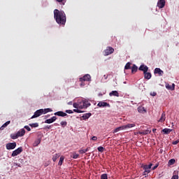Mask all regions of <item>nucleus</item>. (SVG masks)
<instances>
[{"mask_svg": "<svg viewBox=\"0 0 179 179\" xmlns=\"http://www.w3.org/2000/svg\"><path fill=\"white\" fill-rule=\"evenodd\" d=\"M54 19L57 24L65 26L66 23V14L64 10H59L58 9L54 10Z\"/></svg>", "mask_w": 179, "mask_h": 179, "instance_id": "nucleus-1", "label": "nucleus"}, {"mask_svg": "<svg viewBox=\"0 0 179 179\" xmlns=\"http://www.w3.org/2000/svg\"><path fill=\"white\" fill-rule=\"evenodd\" d=\"M152 166H153L152 164H150L149 165L141 166L142 169L144 170L143 176H148V174L150 173V169H152Z\"/></svg>", "mask_w": 179, "mask_h": 179, "instance_id": "nucleus-2", "label": "nucleus"}, {"mask_svg": "<svg viewBox=\"0 0 179 179\" xmlns=\"http://www.w3.org/2000/svg\"><path fill=\"white\" fill-rule=\"evenodd\" d=\"M114 52V49L111 46H108L106 49L103 51V54L106 57L108 55H111Z\"/></svg>", "mask_w": 179, "mask_h": 179, "instance_id": "nucleus-3", "label": "nucleus"}, {"mask_svg": "<svg viewBox=\"0 0 179 179\" xmlns=\"http://www.w3.org/2000/svg\"><path fill=\"white\" fill-rule=\"evenodd\" d=\"M44 114V109H39L37 110L33 116H31V120H33V118H37L38 117H40V115H43Z\"/></svg>", "mask_w": 179, "mask_h": 179, "instance_id": "nucleus-4", "label": "nucleus"}, {"mask_svg": "<svg viewBox=\"0 0 179 179\" xmlns=\"http://www.w3.org/2000/svg\"><path fill=\"white\" fill-rule=\"evenodd\" d=\"M22 152H23V148L20 147L17 149H16L15 150L13 151L11 156H12V157H15V156L20 155V153H22Z\"/></svg>", "mask_w": 179, "mask_h": 179, "instance_id": "nucleus-5", "label": "nucleus"}, {"mask_svg": "<svg viewBox=\"0 0 179 179\" xmlns=\"http://www.w3.org/2000/svg\"><path fill=\"white\" fill-rule=\"evenodd\" d=\"M6 148L7 150H13L16 148V142L7 143Z\"/></svg>", "mask_w": 179, "mask_h": 179, "instance_id": "nucleus-6", "label": "nucleus"}, {"mask_svg": "<svg viewBox=\"0 0 179 179\" xmlns=\"http://www.w3.org/2000/svg\"><path fill=\"white\" fill-rule=\"evenodd\" d=\"M90 79H91L90 75L87 74V75H85L83 77L80 78L79 82H82V81L90 82Z\"/></svg>", "mask_w": 179, "mask_h": 179, "instance_id": "nucleus-7", "label": "nucleus"}, {"mask_svg": "<svg viewBox=\"0 0 179 179\" xmlns=\"http://www.w3.org/2000/svg\"><path fill=\"white\" fill-rule=\"evenodd\" d=\"M154 73L156 75H159V76H163L164 74V71H163L160 68H155L154 71Z\"/></svg>", "mask_w": 179, "mask_h": 179, "instance_id": "nucleus-8", "label": "nucleus"}, {"mask_svg": "<svg viewBox=\"0 0 179 179\" xmlns=\"http://www.w3.org/2000/svg\"><path fill=\"white\" fill-rule=\"evenodd\" d=\"M157 6L158 8H159V9H162V8H164V6H166V1L159 0L157 2Z\"/></svg>", "mask_w": 179, "mask_h": 179, "instance_id": "nucleus-9", "label": "nucleus"}, {"mask_svg": "<svg viewBox=\"0 0 179 179\" xmlns=\"http://www.w3.org/2000/svg\"><path fill=\"white\" fill-rule=\"evenodd\" d=\"M82 107L83 108H87V107H90L91 103L90 102H89V101H87V99H85L82 101Z\"/></svg>", "mask_w": 179, "mask_h": 179, "instance_id": "nucleus-10", "label": "nucleus"}, {"mask_svg": "<svg viewBox=\"0 0 179 179\" xmlns=\"http://www.w3.org/2000/svg\"><path fill=\"white\" fill-rule=\"evenodd\" d=\"M138 69L145 73V72H148V71H149V67H148V66H145V64H142L140 66Z\"/></svg>", "mask_w": 179, "mask_h": 179, "instance_id": "nucleus-11", "label": "nucleus"}, {"mask_svg": "<svg viewBox=\"0 0 179 179\" xmlns=\"http://www.w3.org/2000/svg\"><path fill=\"white\" fill-rule=\"evenodd\" d=\"M97 106L98 107H110V103H108L107 102L100 101L97 104Z\"/></svg>", "mask_w": 179, "mask_h": 179, "instance_id": "nucleus-12", "label": "nucleus"}, {"mask_svg": "<svg viewBox=\"0 0 179 179\" xmlns=\"http://www.w3.org/2000/svg\"><path fill=\"white\" fill-rule=\"evenodd\" d=\"M55 121H57V117L53 116L52 118L46 120L45 124H52Z\"/></svg>", "mask_w": 179, "mask_h": 179, "instance_id": "nucleus-13", "label": "nucleus"}, {"mask_svg": "<svg viewBox=\"0 0 179 179\" xmlns=\"http://www.w3.org/2000/svg\"><path fill=\"white\" fill-rule=\"evenodd\" d=\"M24 134H26V130H24V129H21L17 132V135H18V138L20 136H24Z\"/></svg>", "mask_w": 179, "mask_h": 179, "instance_id": "nucleus-14", "label": "nucleus"}, {"mask_svg": "<svg viewBox=\"0 0 179 179\" xmlns=\"http://www.w3.org/2000/svg\"><path fill=\"white\" fill-rule=\"evenodd\" d=\"M55 115H58V117H66L68 115L62 111H58L55 113Z\"/></svg>", "mask_w": 179, "mask_h": 179, "instance_id": "nucleus-15", "label": "nucleus"}, {"mask_svg": "<svg viewBox=\"0 0 179 179\" xmlns=\"http://www.w3.org/2000/svg\"><path fill=\"white\" fill-rule=\"evenodd\" d=\"M165 86L168 90H174V89H176V85L174 83L172 84V85H170L169 84H166Z\"/></svg>", "mask_w": 179, "mask_h": 179, "instance_id": "nucleus-16", "label": "nucleus"}, {"mask_svg": "<svg viewBox=\"0 0 179 179\" xmlns=\"http://www.w3.org/2000/svg\"><path fill=\"white\" fill-rule=\"evenodd\" d=\"M109 96H115V97H120V93H118V91H112L109 93Z\"/></svg>", "mask_w": 179, "mask_h": 179, "instance_id": "nucleus-17", "label": "nucleus"}, {"mask_svg": "<svg viewBox=\"0 0 179 179\" xmlns=\"http://www.w3.org/2000/svg\"><path fill=\"white\" fill-rule=\"evenodd\" d=\"M138 113H141V114H145L146 113V109H145V108L143 106H139L137 108Z\"/></svg>", "mask_w": 179, "mask_h": 179, "instance_id": "nucleus-18", "label": "nucleus"}, {"mask_svg": "<svg viewBox=\"0 0 179 179\" xmlns=\"http://www.w3.org/2000/svg\"><path fill=\"white\" fill-rule=\"evenodd\" d=\"M166 121V113L164 112L162 113L160 119L158 120L159 122H164Z\"/></svg>", "mask_w": 179, "mask_h": 179, "instance_id": "nucleus-19", "label": "nucleus"}, {"mask_svg": "<svg viewBox=\"0 0 179 179\" xmlns=\"http://www.w3.org/2000/svg\"><path fill=\"white\" fill-rule=\"evenodd\" d=\"M83 120H89V118H90V117H92V113H85L83 116Z\"/></svg>", "mask_w": 179, "mask_h": 179, "instance_id": "nucleus-20", "label": "nucleus"}, {"mask_svg": "<svg viewBox=\"0 0 179 179\" xmlns=\"http://www.w3.org/2000/svg\"><path fill=\"white\" fill-rule=\"evenodd\" d=\"M143 73H144L145 79H147L148 80H149V79H150L152 78V73H148V71L145 72Z\"/></svg>", "mask_w": 179, "mask_h": 179, "instance_id": "nucleus-21", "label": "nucleus"}, {"mask_svg": "<svg viewBox=\"0 0 179 179\" xmlns=\"http://www.w3.org/2000/svg\"><path fill=\"white\" fill-rule=\"evenodd\" d=\"M73 106L74 108H79L80 110L83 109V107L82 106V105L78 103H73Z\"/></svg>", "mask_w": 179, "mask_h": 179, "instance_id": "nucleus-22", "label": "nucleus"}, {"mask_svg": "<svg viewBox=\"0 0 179 179\" xmlns=\"http://www.w3.org/2000/svg\"><path fill=\"white\" fill-rule=\"evenodd\" d=\"M61 157V154L57 153V154H55L52 156V160L54 162H57V159Z\"/></svg>", "mask_w": 179, "mask_h": 179, "instance_id": "nucleus-23", "label": "nucleus"}, {"mask_svg": "<svg viewBox=\"0 0 179 179\" xmlns=\"http://www.w3.org/2000/svg\"><path fill=\"white\" fill-rule=\"evenodd\" d=\"M126 127V129H129V128H134V127H136V124L134 123L132 124H124Z\"/></svg>", "mask_w": 179, "mask_h": 179, "instance_id": "nucleus-24", "label": "nucleus"}, {"mask_svg": "<svg viewBox=\"0 0 179 179\" xmlns=\"http://www.w3.org/2000/svg\"><path fill=\"white\" fill-rule=\"evenodd\" d=\"M90 149V147H88L87 148V149H85V150H80L79 153H80V155H83L86 153V152H89Z\"/></svg>", "mask_w": 179, "mask_h": 179, "instance_id": "nucleus-25", "label": "nucleus"}, {"mask_svg": "<svg viewBox=\"0 0 179 179\" xmlns=\"http://www.w3.org/2000/svg\"><path fill=\"white\" fill-rule=\"evenodd\" d=\"M162 132H164V134H165V135H169V134H170V132H171V129L166 128V129H162Z\"/></svg>", "mask_w": 179, "mask_h": 179, "instance_id": "nucleus-26", "label": "nucleus"}, {"mask_svg": "<svg viewBox=\"0 0 179 179\" xmlns=\"http://www.w3.org/2000/svg\"><path fill=\"white\" fill-rule=\"evenodd\" d=\"M138 71V66H136V65H133L132 68H131V73H135L136 72Z\"/></svg>", "mask_w": 179, "mask_h": 179, "instance_id": "nucleus-27", "label": "nucleus"}, {"mask_svg": "<svg viewBox=\"0 0 179 179\" xmlns=\"http://www.w3.org/2000/svg\"><path fill=\"white\" fill-rule=\"evenodd\" d=\"M64 159H65V157H64V156L60 157V159H59V163H58L59 166H62V163H64Z\"/></svg>", "mask_w": 179, "mask_h": 179, "instance_id": "nucleus-28", "label": "nucleus"}, {"mask_svg": "<svg viewBox=\"0 0 179 179\" xmlns=\"http://www.w3.org/2000/svg\"><path fill=\"white\" fill-rule=\"evenodd\" d=\"M10 138L11 139H17V138H19V136L17 134H10Z\"/></svg>", "mask_w": 179, "mask_h": 179, "instance_id": "nucleus-29", "label": "nucleus"}, {"mask_svg": "<svg viewBox=\"0 0 179 179\" xmlns=\"http://www.w3.org/2000/svg\"><path fill=\"white\" fill-rule=\"evenodd\" d=\"M71 157H73V159H78V157H79V154L74 152L72 153V155H71Z\"/></svg>", "mask_w": 179, "mask_h": 179, "instance_id": "nucleus-30", "label": "nucleus"}, {"mask_svg": "<svg viewBox=\"0 0 179 179\" xmlns=\"http://www.w3.org/2000/svg\"><path fill=\"white\" fill-rule=\"evenodd\" d=\"M52 112V109L51 108H45L43 109V114H47V113Z\"/></svg>", "mask_w": 179, "mask_h": 179, "instance_id": "nucleus-31", "label": "nucleus"}, {"mask_svg": "<svg viewBox=\"0 0 179 179\" xmlns=\"http://www.w3.org/2000/svg\"><path fill=\"white\" fill-rule=\"evenodd\" d=\"M29 127H31V128H37V127H38V123L36 122L29 124Z\"/></svg>", "mask_w": 179, "mask_h": 179, "instance_id": "nucleus-32", "label": "nucleus"}, {"mask_svg": "<svg viewBox=\"0 0 179 179\" xmlns=\"http://www.w3.org/2000/svg\"><path fill=\"white\" fill-rule=\"evenodd\" d=\"M98 151H99L101 153H103V152H104V150H106V148H104V147L100 146L97 148Z\"/></svg>", "mask_w": 179, "mask_h": 179, "instance_id": "nucleus-33", "label": "nucleus"}, {"mask_svg": "<svg viewBox=\"0 0 179 179\" xmlns=\"http://www.w3.org/2000/svg\"><path fill=\"white\" fill-rule=\"evenodd\" d=\"M176 163V159H171L169 161V164H170V166H173V164H174Z\"/></svg>", "mask_w": 179, "mask_h": 179, "instance_id": "nucleus-34", "label": "nucleus"}, {"mask_svg": "<svg viewBox=\"0 0 179 179\" xmlns=\"http://www.w3.org/2000/svg\"><path fill=\"white\" fill-rule=\"evenodd\" d=\"M124 69H131V64L129 62L126 64Z\"/></svg>", "mask_w": 179, "mask_h": 179, "instance_id": "nucleus-35", "label": "nucleus"}, {"mask_svg": "<svg viewBox=\"0 0 179 179\" xmlns=\"http://www.w3.org/2000/svg\"><path fill=\"white\" fill-rule=\"evenodd\" d=\"M119 131H122L121 129V127H119L113 130V134H115L117 132H119Z\"/></svg>", "mask_w": 179, "mask_h": 179, "instance_id": "nucleus-36", "label": "nucleus"}, {"mask_svg": "<svg viewBox=\"0 0 179 179\" xmlns=\"http://www.w3.org/2000/svg\"><path fill=\"white\" fill-rule=\"evenodd\" d=\"M10 124V121H7L6 123H4L3 124V126L1 127V128H6V127H8V125H9Z\"/></svg>", "mask_w": 179, "mask_h": 179, "instance_id": "nucleus-37", "label": "nucleus"}, {"mask_svg": "<svg viewBox=\"0 0 179 179\" xmlns=\"http://www.w3.org/2000/svg\"><path fill=\"white\" fill-rule=\"evenodd\" d=\"M56 1L59 3H62V5H65V3L66 2V0H56Z\"/></svg>", "mask_w": 179, "mask_h": 179, "instance_id": "nucleus-38", "label": "nucleus"}, {"mask_svg": "<svg viewBox=\"0 0 179 179\" xmlns=\"http://www.w3.org/2000/svg\"><path fill=\"white\" fill-rule=\"evenodd\" d=\"M67 124H68V123H67L66 122H64V121L61 122V123H60L61 126H62L63 128H65V127H66Z\"/></svg>", "mask_w": 179, "mask_h": 179, "instance_id": "nucleus-39", "label": "nucleus"}, {"mask_svg": "<svg viewBox=\"0 0 179 179\" xmlns=\"http://www.w3.org/2000/svg\"><path fill=\"white\" fill-rule=\"evenodd\" d=\"M139 135H148V134H149L148 131H139L138 132Z\"/></svg>", "mask_w": 179, "mask_h": 179, "instance_id": "nucleus-40", "label": "nucleus"}, {"mask_svg": "<svg viewBox=\"0 0 179 179\" xmlns=\"http://www.w3.org/2000/svg\"><path fill=\"white\" fill-rule=\"evenodd\" d=\"M101 179H108V176H107V174H102L101 176Z\"/></svg>", "mask_w": 179, "mask_h": 179, "instance_id": "nucleus-41", "label": "nucleus"}, {"mask_svg": "<svg viewBox=\"0 0 179 179\" xmlns=\"http://www.w3.org/2000/svg\"><path fill=\"white\" fill-rule=\"evenodd\" d=\"M73 111L74 113H83V111L79 110V109H73Z\"/></svg>", "mask_w": 179, "mask_h": 179, "instance_id": "nucleus-42", "label": "nucleus"}, {"mask_svg": "<svg viewBox=\"0 0 179 179\" xmlns=\"http://www.w3.org/2000/svg\"><path fill=\"white\" fill-rule=\"evenodd\" d=\"M80 87H83V86H85L86 84L85 83V81H80Z\"/></svg>", "mask_w": 179, "mask_h": 179, "instance_id": "nucleus-43", "label": "nucleus"}, {"mask_svg": "<svg viewBox=\"0 0 179 179\" xmlns=\"http://www.w3.org/2000/svg\"><path fill=\"white\" fill-rule=\"evenodd\" d=\"M66 113H67V114H73V110H66Z\"/></svg>", "mask_w": 179, "mask_h": 179, "instance_id": "nucleus-44", "label": "nucleus"}, {"mask_svg": "<svg viewBox=\"0 0 179 179\" xmlns=\"http://www.w3.org/2000/svg\"><path fill=\"white\" fill-rule=\"evenodd\" d=\"M24 128L27 129V131H31V129H30V127L29 126H24Z\"/></svg>", "mask_w": 179, "mask_h": 179, "instance_id": "nucleus-45", "label": "nucleus"}, {"mask_svg": "<svg viewBox=\"0 0 179 179\" xmlns=\"http://www.w3.org/2000/svg\"><path fill=\"white\" fill-rule=\"evenodd\" d=\"M178 178H179L178 175L173 174L171 179H178Z\"/></svg>", "mask_w": 179, "mask_h": 179, "instance_id": "nucleus-46", "label": "nucleus"}, {"mask_svg": "<svg viewBox=\"0 0 179 179\" xmlns=\"http://www.w3.org/2000/svg\"><path fill=\"white\" fill-rule=\"evenodd\" d=\"M36 146H37V145H40V143H41V138L38 139L36 141Z\"/></svg>", "mask_w": 179, "mask_h": 179, "instance_id": "nucleus-47", "label": "nucleus"}, {"mask_svg": "<svg viewBox=\"0 0 179 179\" xmlns=\"http://www.w3.org/2000/svg\"><path fill=\"white\" fill-rule=\"evenodd\" d=\"M120 128L122 129V131H124V130L127 129L125 125L120 126Z\"/></svg>", "mask_w": 179, "mask_h": 179, "instance_id": "nucleus-48", "label": "nucleus"}, {"mask_svg": "<svg viewBox=\"0 0 179 179\" xmlns=\"http://www.w3.org/2000/svg\"><path fill=\"white\" fill-rule=\"evenodd\" d=\"M157 93L153 92L150 93V95L152 96V97H155V96H156Z\"/></svg>", "mask_w": 179, "mask_h": 179, "instance_id": "nucleus-49", "label": "nucleus"}, {"mask_svg": "<svg viewBox=\"0 0 179 179\" xmlns=\"http://www.w3.org/2000/svg\"><path fill=\"white\" fill-rule=\"evenodd\" d=\"M159 167V164H157L153 168L152 170H156V169Z\"/></svg>", "mask_w": 179, "mask_h": 179, "instance_id": "nucleus-50", "label": "nucleus"}, {"mask_svg": "<svg viewBox=\"0 0 179 179\" xmlns=\"http://www.w3.org/2000/svg\"><path fill=\"white\" fill-rule=\"evenodd\" d=\"M103 78L105 80H107V79H108V75H104Z\"/></svg>", "mask_w": 179, "mask_h": 179, "instance_id": "nucleus-51", "label": "nucleus"}, {"mask_svg": "<svg viewBox=\"0 0 179 179\" xmlns=\"http://www.w3.org/2000/svg\"><path fill=\"white\" fill-rule=\"evenodd\" d=\"M178 141H175L173 142V145H178Z\"/></svg>", "mask_w": 179, "mask_h": 179, "instance_id": "nucleus-52", "label": "nucleus"}, {"mask_svg": "<svg viewBox=\"0 0 179 179\" xmlns=\"http://www.w3.org/2000/svg\"><path fill=\"white\" fill-rule=\"evenodd\" d=\"M92 141H97V137L93 136V137L92 138Z\"/></svg>", "mask_w": 179, "mask_h": 179, "instance_id": "nucleus-53", "label": "nucleus"}, {"mask_svg": "<svg viewBox=\"0 0 179 179\" xmlns=\"http://www.w3.org/2000/svg\"><path fill=\"white\" fill-rule=\"evenodd\" d=\"M68 104H69V106H72L73 102H72V101H69V102L68 103Z\"/></svg>", "mask_w": 179, "mask_h": 179, "instance_id": "nucleus-54", "label": "nucleus"}, {"mask_svg": "<svg viewBox=\"0 0 179 179\" xmlns=\"http://www.w3.org/2000/svg\"><path fill=\"white\" fill-rule=\"evenodd\" d=\"M152 131H153V132H156V129H152Z\"/></svg>", "mask_w": 179, "mask_h": 179, "instance_id": "nucleus-55", "label": "nucleus"}, {"mask_svg": "<svg viewBox=\"0 0 179 179\" xmlns=\"http://www.w3.org/2000/svg\"><path fill=\"white\" fill-rule=\"evenodd\" d=\"M48 117H50V115H46L45 118H48Z\"/></svg>", "mask_w": 179, "mask_h": 179, "instance_id": "nucleus-56", "label": "nucleus"}, {"mask_svg": "<svg viewBox=\"0 0 179 179\" xmlns=\"http://www.w3.org/2000/svg\"><path fill=\"white\" fill-rule=\"evenodd\" d=\"M50 128H51V126H50L49 127H48V129H50Z\"/></svg>", "mask_w": 179, "mask_h": 179, "instance_id": "nucleus-57", "label": "nucleus"}]
</instances>
